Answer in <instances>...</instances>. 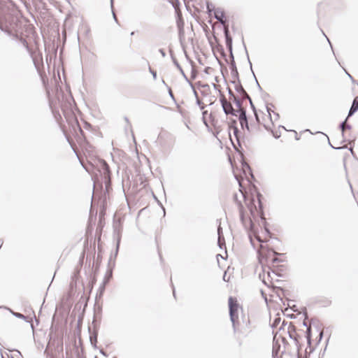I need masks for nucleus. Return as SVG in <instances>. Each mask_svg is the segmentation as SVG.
<instances>
[{"label":"nucleus","instance_id":"1","mask_svg":"<svg viewBox=\"0 0 358 358\" xmlns=\"http://www.w3.org/2000/svg\"><path fill=\"white\" fill-rule=\"evenodd\" d=\"M99 171L103 176L106 189L110 185V171L108 164L103 159L99 161Z\"/></svg>","mask_w":358,"mask_h":358},{"label":"nucleus","instance_id":"2","mask_svg":"<svg viewBox=\"0 0 358 358\" xmlns=\"http://www.w3.org/2000/svg\"><path fill=\"white\" fill-rule=\"evenodd\" d=\"M239 305L236 298L230 296L229 298V309L230 320L233 324L234 327H235L236 321L238 320V309Z\"/></svg>","mask_w":358,"mask_h":358},{"label":"nucleus","instance_id":"3","mask_svg":"<svg viewBox=\"0 0 358 358\" xmlns=\"http://www.w3.org/2000/svg\"><path fill=\"white\" fill-rule=\"evenodd\" d=\"M221 105L223 109V111L226 115H231L233 116H237L238 111L235 110L231 103L228 101L224 96H222L220 98Z\"/></svg>","mask_w":358,"mask_h":358},{"label":"nucleus","instance_id":"4","mask_svg":"<svg viewBox=\"0 0 358 358\" xmlns=\"http://www.w3.org/2000/svg\"><path fill=\"white\" fill-rule=\"evenodd\" d=\"M214 17L220 23L224 26V27H225V26H229L227 24V20L225 19V14L223 9L220 8H216L214 11Z\"/></svg>","mask_w":358,"mask_h":358},{"label":"nucleus","instance_id":"5","mask_svg":"<svg viewBox=\"0 0 358 358\" xmlns=\"http://www.w3.org/2000/svg\"><path fill=\"white\" fill-rule=\"evenodd\" d=\"M232 83L235 85V90L240 94L242 99H250L249 94L246 92V91L243 87L242 85L241 84L240 80L237 81V83L236 81H233Z\"/></svg>","mask_w":358,"mask_h":358},{"label":"nucleus","instance_id":"6","mask_svg":"<svg viewBox=\"0 0 358 358\" xmlns=\"http://www.w3.org/2000/svg\"><path fill=\"white\" fill-rule=\"evenodd\" d=\"M224 34L225 37V42L227 48H228L229 52L232 50V38L230 36L229 26H225L224 27Z\"/></svg>","mask_w":358,"mask_h":358},{"label":"nucleus","instance_id":"7","mask_svg":"<svg viewBox=\"0 0 358 358\" xmlns=\"http://www.w3.org/2000/svg\"><path fill=\"white\" fill-rule=\"evenodd\" d=\"M240 219L245 229H248L249 227L250 229H251V230L252 229L254 224H253L252 220L250 219L247 220L245 218L244 213L241 209L240 210Z\"/></svg>","mask_w":358,"mask_h":358},{"label":"nucleus","instance_id":"8","mask_svg":"<svg viewBox=\"0 0 358 358\" xmlns=\"http://www.w3.org/2000/svg\"><path fill=\"white\" fill-rule=\"evenodd\" d=\"M230 70H231V76L235 78H236L238 80V81L239 80V79H238V70H237V68H236V63H235L234 60H233L230 63Z\"/></svg>","mask_w":358,"mask_h":358},{"label":"nucleus","instance_id":"9","mask_svg":"<svg viewBox=\"0 0 358 358\" xmlns=\"http://www.w3.org/2000/svg\"><path fill=\"white\" fill-rule=\"evenodd\" d=\"M347 120H348V117L345 119V121L342 122L340 125H339V127L342 131V136L343 137V141H345V138H344V132H345V129H351L352 127L351 125L350 124H346V122H347Z\"/></svg>","mask_w":358,"mask_h":358},{"label":"nucleus","instance_id":"10","mask_svg":"<svg viewBox=\"0 0 358 358\" xmlns=\"http://www.w3.org/2000/svg\"><path fill=\"white\" fill-rule=\"evenodd\" d=\"M97 336H98V332H97V330H95L93 333V334H92L90 336V343L91 344L94 346V347H96V343L97 342Z\"/></svg>","mask_w":358,"mask_h":358},{"label":"nucleus","instance_id":"11","mask_svg":"<svg viewBox=\"0 0 358 358\" xmlns=\"http://www.w3.org/2000/svg\"><path fill=\"white\" fill-rule=\"evenodd\" d=\"M237 111L239 113V117H238L239 122L248 119L247 115H246V110L245 108L241 109V110H237Z\"/></svg>","mask_w":358,"mask_h":358},{"label":"nucleus","instance_id":"12","mask_svg":"<svg viewBox=\"0 0 358 358\" xmlns=\"http://www.w3.org/2000/svg\"><path fill=\"white\" fill-rule=\"evenodd\" d=\"M232 101L236 104L238 110L244 109V108L242 107V101L240 99L236 96H234Z\"/></svg>","mask_w":358,"mask_h":358},{"label":"nucleus","instance_id":"13","mask_svg":"<svg viewBox=\"0 0 358 358\" xmlns=\"http://www.w3.org/2000/svg\"><path fill=\"white\" fill-rule=\"evenodd\" d=\"M232 129H233V133H234V137L236 138L238 145H241V144H240V137H239V130H238V127H234V128Z\"/></svg>","mask_w":358,"mask_h":358},{"label":"nucleus","instance_id":"14","mask_svg":"<svg viewBox=\"0 0 358 358\" xmlns=\"http://www.w3.org/2000/svg\"><path fill=\"white\" fill-rule=\"evenodd\" d=\"M218 245L219 247L222 249V245H224V236L223 235H221L220 234V236H218Z\"/></svg>","mask_w":358,"mask_h":358},{"label":"nucleus","instance_id":"15","mask_svg":"<svg viewBox=\"0 0 358 358\" xmlns=\"http://www.w3.org/2000/svg\"><path fill=\"white\" fill-rule=\"evenodd\" d=\"M240 124H241L242 129L245 128V129H247V130H248V131L250 130L248 119L245 120L240 121Z\"/></svg>","mask_w":358,"mask_h":358},{"label":"nucleus","instance_id":"16","mask_svg":"<svg viewBox=\"0 0 358 358\" xmlns=\"http://www.w3.org/2000/svg\"><path fill=\"white\" fill-rule=\"evenodd\" d=\"M206 8H207V12L210 14L213 10L215 11V10L216 8H215L214 6L211 3H209V2H207V6H206Z\"/></svg>","mask_w":358,"mask_h":358},{"label":"nucleus","instance_id":"17","mask_svg":"<svg viewBox=\"0 0 358 358\" xmlns=\"http://www.w3.org/2000/svg\"><path fill=\"white\" fill-rule=\"evenodd\" d=\"M306 338L308 340V343L310 344V340H311V329H310V327H307Z\"/></svg>","mask_w":358,"mask_h":358},{"label":"nucleus","instance_id":"18","mask_svg":"<svg viewBox=\"0 0 358 358\" xmlns=\"http://www.w3.org/2000/svg\"><path fill=\"white\" fill-rule=\"evenodd\" d=\"M237 121L234 119H231L229 122V129H234V127H237Z\"/></svg>","mask_w":358,"mask_h":358},{"label":"nucleus","instance_id":"19","mask_svg":"<svg viewBox=\"0 0 358 358\" xmlns=\"http://www.w3.org/2000/svg\"><path fill=\"white\" fill-rule=\"evenodd\" d=\"M194 95H195V96L196 98V103H197V105H199L200 106L201 110H203L205 106L201 105L202 102L198 98L197 92L195 90H194Z\"/></svg>","mask_w":358,"mask_h":358},{"label":"nucleus","instance_id":"20","mask_svg":"<svg viewBox=\"0 0 358 358\" xmlns=\"http://www.w3.org/2000/svg\"><path fill=\"white\" fill-rule=\"evenodd\" d=\"M322 134H323L327 137L329 145H330L333 149L340 150V149L347 148V146H346V145H345V146H342V147H338V148H335V147H334V146L331 145V142H330V141H329V138L328 136H327V134H324V133H322Z\"/></svg>","mask_w":358,"mask_h":358},{"label":"nucleus","instance_id":"21","mask_svg":"<svg viewBox=\"0 0 358 358\" xmlns=\"http://www.w3.org/2000/svg\"><path fill=\"white\" fill-rule=\"evenodd\" d=\"M11 313L16 317L17 318H20V319H23V320H25L26 319V317L22 315V313H17V312H13L12 310H10Z\"/></svg>","mask_w":358,"mask_h":358},{"label":"nucleus","instance_id":"22","mask_svg":"<svg viewBox=\"0 0 358 358\" xmlns=\"http://www.w3.org/2000/svg\"><path fill=\"white\" fill-rule=\"evenodd\" d=\"M172 58H173V62L174 64L176 65V67H177V68L180 71V72H181L182 74H184V72H183V71H182V67L180 66V65L179 64V63L178 62V61H177L174 57H172Z\"/></svg>","mask_w":358,"mask_h":358},{"label":"nucleus","instance_id":"23","mask_svg":"<svg viewBox=\"0 0 358 358\" xmlns=\"http://www.w3.org/2000/svg\"><path fill=\"white\" fill-rule=\"evenodd\" d=\"M357 111V108H355L352 106H351V107L349 110V112H348V115L347 117L348 118V117L352 116Z\"/></svg>","mask_w":358,"mask_h":358},{"label":"nucleus","instance_id":"24","mask_svg":"<svg viewBox=\"0 0 358 358\" xmlns=\"http://www.w3.org/2000/svg\"><path fill=\"white\" fill-rule=\"evenodd\" d=\"M169 1L172 3L174 8L177 10L178 7L179 6L178 0H169Z\"/></svg>","mask_w":358,"mask_h":358},{"label":"nucleus","instance_id":"25","mask_svg":"<svg viewBox=\"0 0 358 358\" xmlns=\"http://www.w3.org/2000/svg\"><path fill=\"white\" fill-rule=\"evenodd\" d=\"M110 6H111V8H112V13H113V19L115 20V21L116 22H117V19L116 15H115V12L113 10V0H110Z\"/></svg>","mask_w":358,"mask_h":358},{"label":"nucleus","instance_id":"26","mask_svg":"<svg viewBox=\"0 0 358 358\" xmlns=\"http://www.w3.org/2000/svg\"><path fill=\"white\" fill-rule=\"evenodd\" d=\"M352 106L357 108V110H358V99H357V97H355L352 101Z\"/></svg>","mask_w":358,"mask_h":358},{"label":"nucleus","instance_id":"27","mask_svg":"<svg viewBox=\"0 0 358 358\" xmlns=\"http://www.w3.org/2000/svg\"><path fill=\"white\" fill-rule=\"evenodd\" d=\"M280 317L275 318L272 324V327H276L277 325L278 324V323L280 322Z\"/></svg>","mask_w":358,"mask_h":358},{"label":"nucleus","instance_id":"28","mask_svg":"<svg viewBox=\"0 0 358 358\" xmlns=\"http://www.w3.org/2000/svg\"><path fill=\"white\" fill-rule=\"evenodd\" d=\"M248 99L250 101V104L251 108L252 109L254 113H256L257 110H256V108H255V105L252 103V101L251 98L250 97V99Z\"/></svg>","mask_w":358,"mask_h":358},{"label":"nucleus","instance_id":"29","mask_svg":"<svg viewBox=\"0 0 358 358\" xmlns=\"http://www.w3.org/2000/svg\"><path fill=\"white\" fill-rule=\"evenodd\" d=\"M149 71L150 73L152 75L153 79L156 80L157 78V72L154 70H152L150 67L149 68Z\"/></svg>","mask_w":358,"mask_h":358},{"label":"nucleus","instance_id":"30","mask_svg":"<svg viewBox=\"0 0 358 358\" xmlns=\"http://www.w3.org/2000/svg\"><path fill=\"white\" fill-rule=\"evenodd\" d=\"M20 42L22 43V44L26 48H28V43L27 42V41L24 39V38H20Z\"/></svg>","mask_w":358,"mask_h":358},{"label":"nucleus","instance_id":"31","mask_svg":"<svg viewBox=\"0 0 358 358\" xmlns=\"http://www.w3.org/2000/svg\"><path fill=\"white\" fill-rule=\"evenodd\" d=\"M228 92H229V94L230 96V99H233L234 96H236L234 95V92H232V90L230 88H228Z\"/></svg>","mask_w":358,"mask_h":358},{"label":"nucleus","instance_id":"32","mask_svg":"<svg viewBox=\"0 0 358 358\" xmlns=\"http://www.w3.org/2000/svg\"><path fill=\"white\" fill-rule=\"evenodd\" d=\"M168 87L169 94L170 97H171L172 99H173V100H174V96H173V92H172V90H171V87Z\"/></svg>","mask_w":358,"mask_h":358},{"label":"nucleus","instance_id":"33","mask_svg":"<svg viewBox=\"0 0 358 358\" xmlns=\"http://www.w3.org/2000/svg\"><path fill=\"white\" fill-rule=\"evenodd\" d=\"M159 52H160V54L162 55V56L163 57H166V52H165V51L163 49H159Z\"/></svg>","mask_w":358,"mask_h":358},{"label":"nucleus","instance_id":"34","mask_svg":"<svg viewBox=\"0 0 358 358\" xmlns=\"http://www.w3.org/2000/svg\"><path fill=\"white\" fill-rule=\"evenodd\" d=\"M217 234H218V236H220V234L221 235H223L222 234V227L220 226H219L218 228H217Z\"/></svg>","mask_w":358,"mask_h":358},{"label":"nucleus","instance_id":"35","mask_svg":"<svg viewBox=\"0 0 358 358\" xmlns=\"http://www.w3.org/2000/svg\"><path fill=\"white\" fill-rule=\"evenodd\" d=\"M345 73H347V75H348V76L349 77V78H350V79H351L352 82L353 83H355V80H354V78H352V76L350 73H348L345 70Z\"/></svg>","mask_w":358,"mask_h":358},{"label":"nucleus","instance_id":"36","mask_svg":"<svg viewBox=\"0 0 358 358\" xmlns=\"http://www.w3.org/2000/svg\"><path fill=\"white\" fill-rule=\"evenodd\" d=\"M345 73H347V75H348V76L349 77V78H350V79H351L352 82L353 83H355V80H354V78H352V76L350 73H348L345 70Z\"/></svg>","mask_w":358,"mask_h":358},{"label":"nucleus","instance_id":"37","mask_svg":"<svg viewBox=\"0 0 358 358\" xmlns=\"http://www.w3.org/2000/svg\"><path fill=\"white\" fill-rule=\"evenodd\" d=\"M178 26L180 28V29H182V27L183 26V23L180 22V20H178L177 22Z\"/></svg>","mask_w":358,"mask_h":358},{"label":"nucleus","instance_id":"38","mask_svg":"<svg viewBox=\"0 0 358 358\" xmlns=\"http://www.w3.org/2000/svg\"><path fill=\"white\" fill-rule=\"evenodd\" d=\"M124 120H125V121H126V122L128 124V125L129 126V127H131V124H130V122H129V119H128V117H124Z\"/></svg>","mask_w":358,"mask_h":358},{"label":"nucleus","instance_id":"39","mask_svg":"<svg viewBox=\"0 0 358 358\" xmlns=\"http://www.w3.org/2000/svg\"><path fill=\"white\" fill-rule=\"evenodd\" d=\"M246 54H247L248 59V62H249V64H250V69H252V63H251V62L250 61L249 55H248V52H247V51H246Z\"/></svg>","mask_w":358,"mask_h":358},{"label":"nucleus","instance_id":"40","mask_svg":"<svg viewBox=\"0 0 358 358\" xmlns=\"http://www.w3.org/2000/svg\"><path fill=\"white\" fill-rule=\"evenodd\" d=\"M254 114H255L256 120L259 122V116L257 115V113L256 112V113H254Z\"/></svg>","mask_w":358,"mask_h":358},{"label":"nucleus","instance_id":"41","mask_svg":"<svg viewBox=\"0 0 358 358\" xmlns=\"http://www.w3.org/2000/svg\"><path fill=\"white\" fill-rule=\"evenodd\" d=\"M230 52V57L231 59V61L232 62L233 60H234V55H233V52L232 51L231 52Z\"/></svg>","mask_w":358,"mask_h":358},{"label":"nucleus","instance_id":"42","mask_svg":"<svg viewBox=\"0 0 358 358\" xmlns=\"http://www.w3.org/2000/svg\"><path fill=\"white\" fill-rule=\"evenodd\" d=\"M255 80H256L257 85V86H258V88H259L260 90H262V87H261L260 85L259 84V83H258V81H257V78H255Z\"/></svg>","mask_w":358,"mask_h":358},{"label":"nucleus","instance_id":"43","mask_svg":"<svg viewBox=\"0 0 358 358\" xmlns=\"http://www.w3.org/2000/svg\"><path fill=\"white\" fill-rule=\"evenodd\" d=\"M278 261H279V260H278V258H276V257H274V258L272 259V262H273V263L278 262Z\"/></svg>","mask_w":358,"mask_h":358},{"label":"nucleus","instance_id":"44","mask_svg":"<svg viewBox=\"0 0 358 358\" xmlns=\"http://www.w3.org/2000/svg\"><path fill=\"white\" fill-rule=\"evenodd\" d=\"M267 112L269 114V116L271 117V109L268 107H266Z\"/></svg>","mask_w":358,"mask_h":358},{"label":"nucleus","instance_id":"45","mask_svg":"<svg viewBox=\"0 0 358 358\" xmlns=\"http://www.w3.org/2000/svg\"><path fill=\"white\" fill-rule=\"evenodd\" d=\"M58 348H59V350L60 351H62V352L63 351V346H62V345H60L59 346H58Z\"/></svg>","mask_w":358,"mask_h":358},{"label":"nucleus","instance_id":"46","mask_svg":"<svg viewBox=\"0 0 358 358\" xmlns=\"http://www.w3.org/2000/svg\"><path fill=\"white\" fill-rule=\"evenodd\" d=\"M3 244V241L2 239H0V248L2 247Z\"/></svg>","mask_w":358,"mask_h":358},{"label":"nucleus","instance_id":"47","mask_svg":"<svg viewBox=\"0 0 358 358\" xmlns=\"http://www.w3.org/2000/svg\"><path fill=\"white\" fill-rule=\"evenodd\" d=\"M100 352H101L103 355H104V356H107V355H106V352H105L103 350H101L100 351Z\"/></svg>","mask_w":358,"mask_h":358},{"label":"nucleus","instance_id":"48","mask_svg":"<svg viewBox=\"0 0 358 358\" xmlns=\"http://www.w3.org/2000/svg\"><path fill=\"white\" fill-rule=\"evenodd\" d=\"M349 150H350V151L351 152L352 155H354L353 148H350Z\"/></svg>","mask_w":358,"mask_h":358},{"label":"nucleus","instance_id":"49","mask_svg":"<svg viewBox=\"0 0 358 358\" xmlns=\"http://www.w3.org/2000/svg\"><path fill=\"white\" fill-rule=\"evenodd\" d=\"M119 244H120V238H118V240H117V250H118Z\"/></svg>","mask_w":358,"mask_h":358},{"label":"nucleus","instance_id":"50","mask_svg":"<svg viewBox=\"0 0 358 358\" xmlns=\"http://www.w3.org/2000/svg\"><path fill=\"white\" fill-rule=\"evenodd\" d=\"M273 136L275 138H278L280 137V136H278V134H273Z\"/></svg>","mask_w":358,"mask_h":358},{"label":"nucleus","instance_id":"51","mask_svg":"<svg viewBox=\"0 0 358 358\" xmlns=\"http://www.w3.org/2000/svg\"><path fill=\"white\" fill-rule=\"evenodd\" d=\"M258 200H259V206L261 207L262 206V203H261V201H260L259 197L258 198Z\"/></svg>","mask_w":358,"mask_h":358},{"label":"nucleus","instance_id":"52","mask_svg":"<svg viewBox=\"0 0 358 358\" xmlns=\"http://www.w3.org/2000/svg\"><path fill=\"white\" fill-rule=\"evenodd\" d=\"M207 113H208V112H207L206 110V111H203V115L204 116L205 115H206V114H207Z\"/></svg>","mask_w":358,"mask_h":358},{"label":"nucleus","instance_id":"53","mask_svg":"<svg viewBox=\"0 0 358 358\" xmlns=\"http://www.w3.org/2000/svg\"><path fill=\"white\" fill-rule=\"evenodd\" d=\"M249 208H250V210L251 213H253V210H252V208H251L250 207H249Z\"/></svg>","mask_w":358,"mask_h":358},{"label":"nucleus","instance_id":"54","mask_svg":"<svg viewBox=\"0 0 358 358\" xmlns=\"http://www.w3.org/2000/svg\"><path fill=\"white\" fill-rule=\"evenodd\" d=\"M322 335H323V334H322V332H321V333L320 334V338L322 337Z\"/></svg>","mask_w":358,"mask_h":358},{"label":"nucleus","instance_id":"55","mask_svg":"<svg viewBox=\"0 0 358 358\" xmlns=\"http://www.w3.org/2000/svg\"><path fill=\"white\" fill-rule=\"evenodd\" d=\"M162 84H164L165 85H166V84L164 80H162Z\"/></svg>","mask_w":358,"mask_h":358},{"label":"nucleus","instance_id":"56","mask_svg":"<svg viewBox=\"0 0 358 358\" xmlns=\"http://www.w3.org/2000/svg\"><path fill=\"white\" fill-rule=\"evenodd\" d=\"M208 68H206V69H205V72H206V73H208Z\"/></svg>","mask_w":358,"mask_h":358},{"label":"nucleus","instance_id":"57","mask_svg":"<svg viewBox=\"0 0 358 358\" xmlns=\"http://www.w3.org/2000/svg\"><path fill=\"white\" fill-rule=\"evenodd\" d=\"M303 325L304 326H307V324H306V322L305 321L303 322Z\"/></svg>","mask_w":358,"mask_h":358},{"label":"nucleus","instance_id":"58","mask_svg":"<svg viewBox=\"0 0 358 358\" xmlns=\"http://www.w3.org/2000/svg\"><path fill=\"white\" fill-rule=\"evenodd\" d=\"M47 352H48V348L45 350L44 353H47Z\"/></svg>","mask_w":358,"mask_h":358},{"label":"nucleus","instance_id":"59","mask_svg":"<svg viewBox=\"0 0 358 358\" xmlns=\"http://www.w3.org/2000/svg\"><path fill=\"white\" fill-rule=\"evenodd\" d=\"M173 296H176V295H175V290L174 289L173 290Z\"/></svg>","mask_w":358,"mask_h":358},{"label":"nucleus","instance_id":"60","mask_svg":"<svg viewBox=\"0 0 358 358\" xmlns=\"http://www.w3.org/2000/svg\"><path fill=\"white\" fill-rule=\"evenodd\" d=\"M134 31H132V32L131 33V36H134Z\"/></svg>","mask_w":358,"mask_h":358},{"label":"nucleus","instance_id":"61","mask_svg":"<svg viewBox=\"0 0 358 358\" xmlns=\"http://www.w3.org/2000/svg\"><path fill=\"white\" fill-rule=\"evenodd\" d=\"M203 87H208V85H205L203 86Z\"/></svg>","mask_w":358,"mask_h":358},{"label":"nucleus","instance_id":"62","mask_svg":"<svg viewBox=\"0 0 358 358\" xmlns=\"http://www.w3.org/2000/svg\"><path fill=\"white\" fill-rule=\"evenodd\" d=\"M213 87H214L215 88H216V87H217V85H216L215 84H213Z\"/></svg>","mask_w":358,"mask_h":358},{"label":"nucleus","instance_id":"63","mask_svg":"<svg viewBox=\"0 0 358 358\" xmlns=\"http://www.w3.org/2000/svg\"><path fill=\"white\" fill-rule=\"evenodd\" d=\"M357 99H358V96H357Z\"/></svg>","mask_w":358,"mask_h":358},{"label":"nucleus","instance_id":"64","mask_svg":"<svg viewBox=\"0 0 358 358\" xmlns=\"http://www.w3.org/2000/svg\"><path fill=\"white\" fill-rule=\"evenodd\" d=\"M113 358H116V357H113Z\"/></svg>","mask_w":358,"mask_h":358}]
</instances>
